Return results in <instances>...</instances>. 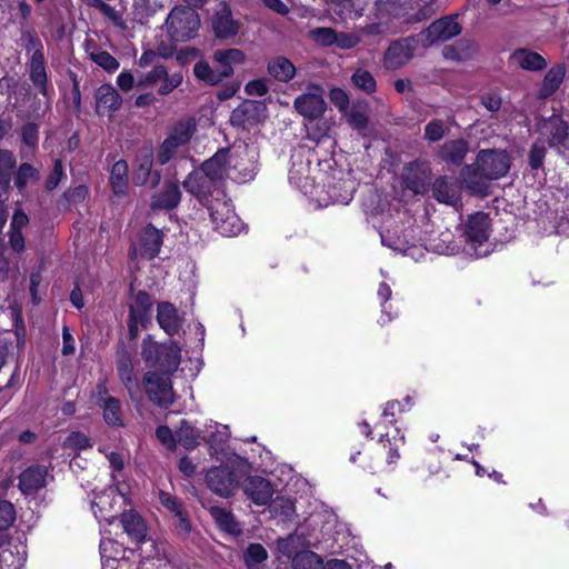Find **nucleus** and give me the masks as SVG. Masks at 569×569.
I'll use <instances>...</instances> for the list:
<instances>
[{
	"label": "nucleus",
	"instance_id": "f257e3e1",
	"mask_svg": "<svg viewBox=\"0 0 569 569\" xmlns=\"http://www.w3.org/2000/svg\"><path fill=\"white\" fill-rule=\"evenodd\" d=\"M510 163V157L506 151L480 150L475 163L462 168L461 178L468 189L480 192L483 187L482 180H497L506 176Z\"/></svg>",
	"mask_w": 569,
	"mask_h": 569
},
{
	"label": "nucleus",
	"instance_id": "f03ea898",
	"mask_svg": "<svg viewBox=\"0 0 569 569\" xmlns=\"http://www.w3.org/2000/svg\"><path fill=\"white\" fill-rule=\"evenodd\" d=\"M216 69L204 60H199L193 67L194 77L209 86H217L233 74V66L242 64L244 53L236 48L217 50L212 56Z\"/></svg>",
	"mask_w": 569,
	"mask_h": 569
},
{
	"label": "nucleus",
	"instance_id": "7ed1b4c3",
	"mask_svg": "<svg viewBox=\"0 0 569 569\" xmlns=\"http://www.w3.org/2000/svg\"><path fill=\"white\" fill-rule=\"evenodd\" d=\"M178 6H174L166 18L164 24L157 36V52L146 50L138 60L140 68L154 67L160 58L172 57L178 48Z\"/></svg>",
	"mask_w": 569,
	"mask_h": 569
},
{
	"label": "nucleus",
	"instance_id": "20e7f679",
	"mask_svg": "<svg viewBox=\"0 0 569 569\" xmlns=\"http://www.w3.org/2000/svg\"><path fill=\"white\" fill-rule=\"evenodd\" d=\"M211 222L216 231L224 237H233L240 233L243 224L233 210L231 200L221 194L213 197L207 204Z\"/></svg>",
	"mask_w": 569,
	"mask_h": 569
},
{
	"label": "nucleus",
	"instance_id": "39448f33",
	"mask_svg": "<svg viewBox=\"0 0 569 569\" xmlns=\"http://www.w3.org/2000/svg\"><path fill=\"white\" fill-rule=\"evenodd\" d=\"M188 329L189 332L184 331V342L190 346L191 356L182 360V356L180 355V365L183 363V366L180 367V371L186 379H193L198 376L202 366L201 351L204 341V327L199 322H194L193 325H189Z\"/></svg>",
	"mask_w": 569,
	"mask_h": 569
},
{
	"label": "nucleus",
	"instance_id": "423d86ee",
	"mask_svg": "<svg viewBox=\"0 0 569 569\" xmlns=\"http://www.w3.org/2000/svg\"><path fill=\"white\" fill-rule=\"evenodd\" d=\"M141 356L147 366L170 370L173 368V360L177 358L178 351L174 342L158 343L152 340L151 336H148L142 341Z\"/></svg>",
	"mask_w": 569,
	"mask_h": 569
},
{
	"label": "nucleus",
	"instance_id": "0eeeda50",
	"mask_svg": "<svg viewBox=\"0 0 569 569\" xmlns=\"http://www.w3.org/2000/svg\"><path fill=\"white\" fill-rule=\"evenodd\" d=\"M146 393L154 405L167 408L174 399L173 387L164 373L147 372L143 378Z\"/></svg>",
	"mask_w": 569,
	"mask_h": 569
},
{
	"label": "nucleus",
	"instance_id": "6e6552de",
	"mask_svg": "<svg viewBox=\"0 0 569 569\" xmlns=\"http://www.w3.org/2000/svg\"><path fill=\"white\" fill-rule=\"evenodd\" d=\"M266 106L259 101L246 100L239 104L230 116V123L233 127L250 130L266 118Z\"/></svg>",
	"mask_w": 569,
	"mask_h": 569
},
{
	"label": "nucleus",
	"instance_id": "1a4fd4ad",
	"mask_svg": "<svg viewBox=\"0 0 569 569\" xmlns=\"http://www.w3.org/2000/svg\"><path fill=\"white\" fill-rule=\"evenodd\" d=\"M206 482L211 491L220 497L228 498L238 489L240 478L227 467H212L206 475Z\"/></svg>",
	"mask_w": 569,
	"mask_h": 569
},
{
	"label": "nucleus",
	"instance_id": "9d476101",
	"mask_svg": "<svg viewBox=\"0 0 569 569\" xmlns=\"http://www.w3.org/2000/svg\"><path fill=\"white\" fill-rule=\"evenodd\" d=\"M403 186L416 194H423L429 190L431 168L425 161H412L405 166L402 172Z\"/></svg>",
	"mask_w": 569,
	"mask_h": 569
},
{
	"label": "nucleus",
	"instance_id": "9b49d317",
	"mask_svg": "<svg viewBox=\"0 0 569 569\" xmlns=\"http://www.w3.org/2000/svg\"><path fill=\"white\" fill-rule=\"evenodd\" d=\"M293 107L305 118H320L327 107L323 99V89L317 84L310 86L307 92L295 99Z\"/></svg>",
	"mask_w": 569,
	"mask_h": 569
},
{
	"label": "nucleus",
	"instance_id": "f8f14e48",
	"mask_svg": "<svg viewBox=\"0 0 569 569\" xmlns=\"http://www.w3.org/2000/svg\"><path fill=\"white\" fill-rule=\"evenodd\" d=\"M211 28L217 39L227 40L238 34L240 22L232 16L230 6L219 2L211 17Z\"/></svg>",
	"mask_w": 569,
	"mask_h": 569
},
{
	"label": "nucleus",
	"instance_id": "ddd939ff",
	"mask_svg": "<svg viewBox=\"0 0 569 569\" xmlns=\"http://www.w3.org/2000/svg\"><path fill=\"white\" fill-rule=\"evenodd\" d=\"M461 32V26L455 17L448 16L433 21L420 33L425 46H431L439 41H447Z\"/></svg>",
	"mask_w": 569,
	"mask_h": 569
},
{
	"label": "nucleus",
	"instance_id": "4468645a",
	"mask_svg": "<svg viewBox=\"0 0 569 569\" xmlns=\"http://www.w3.org/2000/svg\"><path fill=\"white\" fill-rule=\"evenodd\" d=\"M183 187L200 201L206 199L209 194L212 196L216 193L214 197L223 194V191L220 190L219 186L214 183L212 178H210L202 168L190 173L184 179Z\"/></svg>",
	"mask_w": 569,
	"mask_h": 569
},
{
	"label": "nucleus",
	"instance_id": "2eb2a0df",
	"mask_svg": "<svg viewBox=\"0 0 569 569\" xmlns=\"http://www.w3.org/2000/svg\"><path fill=\"white\" fill-rule=\"evenodd\" d=\"M412 10V0H377L373 8V18L392 22L398 20L405 23L408 11Z\"/></svg>",
	"mask_w": 569,
	"mask_h": 569
},
{
	"label": "nucleus",
	"instance_id": "dca6fc26",
	"mask_svg": "<svg viewBox=\"0 0 569 569\" xmlns=\"http://www.w3.org/2000/svg\"><path fill=\"white\" fill-rule=\"evenodd\" d=\"M415 40L405 38L392 42L383 58V64L389 70H397L405 66L413 57Z\"/></svg>",
	"mask_w": 569,
	"mask_h": 569
},
{
	"label": "nucleus",
	"instance_id": "f3484780",
	"mask_svg": "<svg viewBox=\"0 0 569 569\" xmlns=\"http://www.w3.org/2000/svg\"><path fill=\"white\" fill-rule=\"evenodd\" d=\"M214 428L216 430L209 436L207 440L209 455L220 462H228L230 461L231 457L240 459V457L229 450V427L227 425H216Z\"/></svg>",
	"mask_w": 569,
	"mask_h": 569
},
{
	"label": "nucleus",
	"instance_id": "a211bd4d",
	"mask_svg": "<svg viewBox=\"0 0 569 569\" xmlns=\"http://www.w3.org/2000/svg\"><path fill=\"white\" fill-rule=\"evenodd\" d=\"M127 552L133 553L132 550L124 549L116 540L102 538L100 541L102 569H122L127 565Z\"/></svg>",
	"mask_w": 569,
	"mask_h": 569
},
{
	"label": "nucleus",
	"instance_id": "6ab92c4d",
	"mask_svg": "<svg viewBox=\"0 0 569 569\" xmlns=\"http://www.w3.org/2000/svg\"><path fill=\"white\" fill-rule=\"evenodd\" d=\"M161 244L162 234L152 224H148L141 231L139 246L132 247V258L153 259L159 253Z\"/></svg>",
	"mask_w": 569,
	"mask_h": 569
},
{
	"label": "nucleus",
	"instance_id": "aec40b11",
	"mask_svg": "<svg viewBox=\"0 0 569 569\" xmlns=\"http://www.w3.org/2000/svg\"><path fill=\"white\" fill-rule=\"evenodd\" d=\"M188 8L180 9V40L193 38L200 28V17L197 9L201 8L207 0H183Z\"/></svg>",
	"mask_w": 569,
	"mask_h": 569
},
{
	"label": "nucleus",
	"instance_id": "412c9836",
	"mask_svg": "<svg viewBox=\"0 0 569 569\" xmlns=\"http://www.w3.org/2000/svg\"><path fill=\"white\" fill-rule=\"evenodd\" d=\"M151 306V297L146 291H139L134 295L129 313V329L131 332L137 330L139 325L144 326L148 322Z\"/></svg>",
	"mask_w": 569,
	"mask_h": 569
},
{
	"label": "nucleus",
	"instance_id": "4be33fe9",
	"mask_svg": "<svg viewBox=\"0 0 569 569\" xmlns=\"http://www.w3.org/2000/svg\"><path fill=\"white\" fill-rule=\"evenodd\" d=\"M469 149V141L463 138L447 140L440 146L438 157L446 163L459 167L463 163Z\"/></svg>",
	"mask_w": 569,
	"mask_h": 569
},
{
	"label": "nucleus",
	"instance_id": "5701e85b",
	"mask_svg": "<svg viewBox=\"0 0 569 569\" xmlns=\"http://www.w3.org/2000/svg\"><path fill=\"white\" fill-rule=\"evenodd\" d=\"M509 63L526 71L538 72L547 68V60L538 52L527 48L516 49L509 57Z\"/></svg>",
	"mask_w": 569,
	"mask_h": 569
},
{
	"label": "nucleus",
	"instance_id": "b1692460",
	"mask_svg": "<svg viewBox=\"0 0 569 569\" xmlns=\"http://www.w3.org/2000/svg\"><path fill=\"white\" fill-rule=\"evenodd\" d=\"M96 111L98 114H111L112 112L120 109L122 104V98L118 93L117 89L109 83L101 84L96 90Z\"/></svg>",
	"mask_w": 569,
	"mask_h": 569
},
{
	"label": "nucleus",
	"instance_id": "393cba45",
	"mask_svg": "<svg viewBox=\"0 0 569 569\" xmlns=\"http://www.w3.org/2000/svg\"><path fill=\"white\" fill-rule=\"evenodd\" d=\"M489 216L477 212L470 216L465 224L467 242L482 244L489 238Z\"/></svg>",
	"mask_w": 569,
	"mask_h": 569
},
{
	"label": "nucleus",
	"instance_id": "a878e982",
	"mask_svg": "<svg viewBox=\"0 0 569 569\" xmlns=\"http://www.w3.org/2000/svg\"><path fill=\"white\" fill-rule=\"evenodd\" d=\"M246 496L256 505L264 506L272 498L273 489L271 483L262 477H249L244 482Z\"/></svg>",
	"mask_w": 569,
	"mask_h": 569
},
{
	"label": "nucleus",
	"instance_id": "bb28decb",
	"mask_svg": "<svg viewBox=\"0 0 569 569\" xmlns=\"http://www.w3.org/2000/svg\"><path fill=\"white\" fill-rule=\"evenodd\" d=\"M48 470L43 466H32L19 477V488L26 493H34L47 485Z\"/></svg>",
	"mask_w": 569,
	"mask_h": 569
},
{
	"label": "nucleus",
	"instance_id": "cd10ccee",
	"mask_svg": "<svg viewBox=\"0 0 569 569\" xmlns=\"http://www.w3.org/2000/svg\"><path fill=\"white\" fill-rule=\"evenodd\" d=\"M30 80L42 96H48V77L42 50H37L31 56Z\"/></svg>",
	"mask_w": 569,
	"mask_h": 569
},
{
	"label": "nucleus",
	"instance_id": "c85d7f7f",
	"mask_svg": "<svg viewBox=\"0 0 569 569\" xmlns=\"http://www.w3.org/2000/svg\"><path fill=\"white\" fill-rule=\"evenodd\" d=\"M117 497L116 490L113 488H109L102 495L98 496L92 502L93 513L100 522L106 521L111 525L114 521L116 513L111 510L113 509V502Z\"/></svg>",
	"mask_w": 569,
	"mask_h": 569
},
{
	"label": "nucleus",
	"instance_id": "c756f323",
	"mask_svg": "<svg viewBox=\"0 0 569 569\" xmlns=\"http://www.w3.org/2000/svg\"><path fill=\"white\" fill-rule=\"evenodd\" d=\"M229 167V152L228 150H220L214 153L210 159L204 161L201 168L206 173L212 178L218 186L220 181L227 176Z\"/></svg>",
	"mask_w": 569,
	"mask_h": 569
},
{
	"label": "nucleus",
	"instance_id": "7c9ffc66",
	"mask_svg": "<svg viewBox=\"0 0 569 569\" xmlns=\"http://www.w3.org/2000/svg\"><path fill=\"white\" fill-rule=\"evenodd\" d=\"M432 194L439 202L456 204L458 201V189L456 182L449 177H439L432 183Z\"/></svg>",
	"mask_w": 569,
	"mask_h": 569
},
{
	"label": "nucleus",
	"instance_id": "2f4dec72",
	"mask_svg": "<svg viewBox=\"0 0 569 569\" xmlns=\"http://www.w3.org/2000/svg\"><path fill=\"white\" fill-rule=\"evenodd\" d=\"M109 184L116 197L121 198L127 194L129 188L127 161L119 160L113 163L110 170Z\"/></svg>",
	"mask_w": 569,
	"mask_h": 569
},
{
	"label": "nucleus",
	"instance_id": "473e14b6",
	"mask_svg": "<svg viewBox=\"0 0 569 569\" xmlns=\"http://www.w3.org/2000/svg\"><path fill=\"white\" fill-rule=\"evenodd\" d=\"M566 76V67L562 63L552 66L542 80L539 89V98H548L552 96L563 82Z\"/></svg>",
	"mask_w": 569,
	"mask_h": 569
},
{
	"label": "nucleus",
	"instance_id": "72a5a7b5",
	"mask_svg": "<svg viewBox=\"0 0 569 569\" xmlns=\"http://www.w3.org/2000/svg\"><path fill=\"white\" fill-rule=\"evenodd\" d=\"M123 531L136 542L143 541L146 537V525L142 518L136 512H123L120 518Z\"/></svg>",
	"mask_w": 569,
	"mask_h": 569
},
{
	"label": "nucleus",
	"instance_id": "f704fd0d",
	"mask_svg": "<svg viewBox=\"0 0 569 569\" xmlns=\"http://www.w3.org/2000/svg\"><path fill=\"white\" fill-rule=\"evenodd\" d=\"M268 73L277 81L288 82L296 74L295 64L284 57H274L268 62Z\"/></svg>",
	"mask_w": 569,
	"mask_h": 569
},
{
	"label": "nucleus",
	"instance_id": "c9c22d12",
	"mask_svg": "<svg viewBox=\"0 0 569 569\" xmlns=\"http://www.w3.org/2000/svg\"><path fill=\"white\" fill-rule=\"evenodd\" d=\"M157 320L159 326L169 335L178 333V313L172 303L161 302L158 305Z\"/></svg>",
	"mask_w": 569,
	"mask_h": 569
},
{
	"label": "nucleus",
	"instance_id": "e433bc0d",
	"mask_svg": "<svg viewBox=\"0 0 569 569\" xmlns=\"http://www.w3.org/2000/svg\"><path fill=\"white\" fill-rule=\"evenodd\" d=\"M163 10V4L156 0H133L132 17L133 20L140 24L149 22L158 11Z\"/></svg>",
	"mask_w": 569,
	"mask_h": 569
},
{
	"label": "nucleus",
	"instance_id": "4c0bfd02",
	"mask_svg": "<svg viewBox=\"0 0 569 569\" xmlns=\"http://www.w3.org/2000/svg\"><path fill=\"white\" fill-rule=\"evenodd\" d=\"M117 370L131 399H136V397L140 393V387L133 373V366L131 360L129 358L120 359L117 365Z\"/></svg>",
	"mask_w": 569,
	"mask_h": 569
},
{
	"label": "nucleus",
	"instance_id": "58836bf2",
	"mask_svg": "<svg viewBox=\"0 0 569 569\" xmlns=\"http://www.w3.org/2000/svg\"><path fill=\"white\" fill-rule=\"evenodd\" d=\"M210 513L221 530L231 535L241 533L242 529L231 511L221 507H212Z\"/></svg>",
	"mask_w": 569,
	"mask_h": 569
},
{
	"label": "nucleus",
	"instance_id": "ea45409f",
	"mask_svg": "<svg viewBox=\"0 0 569 569\" xmlns=\"http://www.w3.org/2000/svg\"><path fill=\"white\" fill-rule=\"evenodd\" d=\"M178 203V184L176 182H169L167 189L154 196L152 200L153 209H171Z\"/></svg>",
	"mask_w": 569,
	"mask_h": 569
},
{
	"label": "nucleus",
	"instance_id": "a19ab883",
	"mask_svg": "<svg viewBox=\"0 0 569 569\" xmlns=\"http://www.w3.org/2000/svg\"><path fill=\"white\" fill-rule=\"evenodd\" d=\"M16 163V157L11 151L0 150V191L7 190Z\"/></svg>",
	"mask_w": 569,
	"mask_h": 569
},
{
	"label": "nucleus",
	"instance_id": "79ce46f5",
	"mask_svg": "<svg viewBox=\"0 0 569 569\" xmlns=\"http://www.w3.org/2000/svg\"><path fill=\"white\" fill-rule=\"evenodd\" d=\"M293 569H323L322 559L313 551L298 552L292 559Z\"/></svg>",
	"mask_w": 569,
	"mask_h": 569
},
{
	"label": "nucleus",
	"instance_id": "37998d69",
	"mask_svg": "<svg viewBox=\"0 0 569 569\" xmlns=\"http://www.w3.org/2000/svg\"><path fill=\"white\" fill-rule=\"evenodd\" d=\"M40 179V172L30 163H22L18 168L14 178V184L19 191H23L29 183H34Z\"/></svg>",
	"mask_w": 569,
	"mask_h": 569
},
{
	"label": "nucleus",
	"instance_id": "c03bdc74",
	"mask_svg": "<svg viewBox=\"0 0 569 569\" xmlns=\"http://www.w3.org/2000/svg\"><path fill=\"white\" fill-rule=\"evenodd\" d=\"M103 418L108 425L122 426V415L120 401L114 397H108L103 403Z\"/></svg>",
	"mask_w": 569,
	"mask_h": 569
},
{
	"label": "nucleus",
	"instance_id": "a18cd8bd",
	"mask_svg": "<svg viewBox=\"0 0 569 569\" xmlns=\"http://www.w3.org/2000/svg\"><path fill=\"white\" fill-rule=\"evenodd\" d=\"M24 561V552H20L19 550L14 552L11 547L1 548L0 565L2 569H21Z\"/></svg>",
	"mask_w": 569,
	"mask_h": 569
},
{
	"label": "nucleus",
	"instance_id": "49530a36",
	"mask_svg": "<svg viewBox=\"0 0 569 569\" xmlns=\"http://www.w3.org/2000/svg\"><path fill=\"white\" fill-rule=\"evenodd\" d=\"M201 439V433L199 430L194 429L191 425H189L186 420H180V445L183 446L187 450L194 449L199 446Z\"/></svg>",
	"mask_w": 569,
	"mask_h": 569
},
{
	"label": "nucleus",
	"instance_id": "de8ad7c7",
	"mask_svg": "<svg viewBox=\"0 0 569 569\" xmlns=\"http://www.w3.org/2000/svg\"><path fill=\"white\" fill-rule=\"evenodd\" d=\"M89 57L96 64L109 73L119 69V61L107 51L94 49L89 52Z\"/></svg>",
	"mask_w": 569,
	"mask_h": 569
},
{
	"label": "nucleus",
	"instance_id": "09e8293b",
	"mask_svg": "<svg viewBox=\"0 0 569 569\" xmlns=\"http://www.w3.org/2000/svg\"><path fill=\"white\" fill-rule=\"evenodd\" d=\"M268 552L260 543H250L244 552V562L248 569H258V565L263 562Z\"/></svg>",
	"mask_w": 569,
	"mask_h": 569
},
{
	"label": "nucleus",
	"instance_id": "8fccbe9b",
	"mask_svg": "<svg viewBox=\"0 0 569 569\" xmlns=\"http://www.w3.org/2000/svg\"><path fill=\"white\" fill-rule=\"evenodd\" d=\"M351 81L355 84V87L365 91L366 93H372L376 91V79L369 71L365 69L356 70L351 77Z\"/></svg>",
	"mask_w": 569,
	"mask_h": 569
},
{
	"label": "nucleus",
	"instance_id": "3c124183",
	"mask_svg": "<svg viewBox=\"0 0 569 569\" xmlns=\"http://www.w3.org/2000/svg\"><path fill=\"white\" fill-rule=\"evenodd\" d=\"M448 132L449 128L446 126L443 120L433 119L430 122H428L425 127V139L428 140L429 142H438Z\"/></svg>",
	"mask_w": 569,
	"mask_h": 569
},
{
	"label": "nucleus",
	"instance_id": "603ef678",
	"mask_svg": "<svg viewBox=\"0 0 569 569\" xmlns=\"http://www.w3.org/2000/svg\"><path fill=\"white\" fill-rule=\"evenodd\" d=\"M178 152V136L174 133L170 134L159 148L158 162L166 164L169 162Z\"/></svg>",
	"mask_w": 569,
	"mask_h": 569
},
{
	"label": "nucleus",
	"instance_id": "864d4df0",
	"mask_svg": "<svg viewBox=\"0 0 569 569\" xmlns=\"http://www.w3.org/2000/svg\"><path fill=\"white\" fill-rule=\"evenodd\" d=\"M310 37L322 47H331L337 41V31L329 27H319L310 31Z\"/></svg>",
	"mask_w": 569,
	"mask_h": 569
},
{
	"label": "nucleus",
	"instance_id": "5fc2aeb1",
	"mask_svg": "<svg viewBox=\"0 0 569 569\" xmlns=\"http://www.w3.org/2000/svg\"><path fill=\"white\" fill-rule=\"evenodd\" d=\"M167 76L168 71L166 67L162 64H156L151 71L138 78L137 87H151L157 82H160L162 79L167 78Z\"/></svg>",
	"mask_w": 569,
	"mask_h": 569
},
{
	"label": "nucleus",
	"instance_id": "6e6d98bb",
	"mask_svg": "<svg viewBox=\"0 0 569 569\" xmlns=\"http://www.w3.org/2000/svg\"><path fill=\"white\" fill-rule=\"evenodd\" d=\"M152 168V154L147 151L146 154L140 160V164L134 172L133 181L138 186L146 184L151 176Z\"/></svg>",
	"mask_w": 569,
	"mask_h": 569
},
{
	"label": "nucleus",
	"instance_id": "4d7b16f0",
	"mask_svg": "<svg viewBox=\"0 0 569 569\" xmlns=\"http://www.w3.org/2000/svg\"><path fill=\"white\" fill-rule=\"evenodd\" d=\"M568 138V127L560 120L550 122L549 144L551 147L563 146Z\"/></svg>",
	"mask_w": 569,
	"mask_h": 569
},
{
	"label": "nucleus",
	"instance_id": "13d9d810",
	"mask_svg": "<svg viewBox=\"0 0 569 569\" xmlns=\"http://www.w3.org/2000/svg\"><path fill=\"white\" fill-rule=\"evenodd\" d=\"M97 9L104 14L112 23L121 30H127V23L120 11L103 2L102 0H96Z\"/></svg>",
	"mask_w": 569,
	"mask_h": 569
},
{
	"label": "nucleus",
	"instance_id": "bf43d9fd",
	"mask_svg": "<svg viewBox=\"0 0 569 569\" xmlns=\"http://www.w3.org/2000/svg\"><path fill=\"white\" fill-rule=\"evenodd\" d=\"M547 149L543 142H535L529 151L528 162L532 170H538L543 167V159L546 157Z\"/></svg>",
	"mask_w": 569,
	"mask_h": 569
},
{
	"label": "nucleus",
	"instance_id": "052dcab7",
	"mask_svg": "<svg viewBox=\"0 0 569 569\" xmlns=\"http://www.w3.org/2000/svg\"><path fill=\"white\" fill-rule=\"evenodd\" d=\"M20 31H21V37H20L19 43L21 47H23L27 51H31V50L33 52L37 50L43 51L42 43L34 31L23 28V27L20 29Z\"/></svg>",
	"mask_w": 569,
	"mask_h": 569
},
{
	"label": "nucleus",
	"instance_id": "680f3d73",
	"mask_svg": "<svg viewBox=\"0 0 569 569\" xmlns=\"http://www.w3.org/2000/svg\"><path fill=\"white\" fill-rule=\"evenodd\" d=\"M21 385V379L18 368L11 373L9 381L4 387L0 388V402L7 403L11 399L13 391L17 390Z\"/></svg>",
	"mask_w": 569,
	"mask_h": 569
},
{
	"label": "nucleus",
	"instance_id": "e2e57ef3",
	"mask_svg": "<svg viewBox=\"0 0 569 569\" xmlns=\"http://www.w3.org/2000/svg\"><path fill=\"white\" fill-rule=\"evenodd\" d=\"M391 289L386 282H381L378 289V297L382 300L381 317L379 322L383 326L392 320L391 312L388 310L386 303L391 297Z\"/></svg>",
	"mask_w": 569,
	"mask_h": 569
},
{
	"label": "nucleus",
	"instance_id": "0e129e2a",
	"mask_svg": "<svg viewBox=\"0 0 569 569\" xmlns=\"http://www.w3.org/2000/svg\"><path fill=\"white\" fill-rule=\"evenodd\" d=\"M361 42V34L357 31L346 33V32H337V41L335 43L336 47L342 50L353 49Z\"/></svg>",
	"mask_w": 569,
	"mask_h": 569
},
{
	"label": "nucleus",
	"instance_id": "69168bd1",
	"mask_svg": "<svg viewBox=\"0 0 569 569\" xmlns=\"http://www.w3.org/2000/svg\"><path fill=\"white\" fill-rule=\"evenodd\" d=\"M436 13L435 2H429L423 4L418 11L415 13H410L408 11L406 16L405 23H417L425 20H428Z\"/></svg>",
	"mask_w": 569,
	"mask_h": 569
},
{
	"label": "nucleus",
	"instance_id": "338daca9",
	"mask_svg": "<svg viewBox=\"0 0 569 569\" xmlns=\"http://www.w3.org/2000/svg\"><path fill=\"white\" fill-rule=\"evenodd\" d=\"M16 519V510L11 502L0 501V531L8 529Z\"/></svg>",
	"mask_w": 569,
	"mask_h": 569
},
{
	"label": "nucleus",
	"instance_id": "774afa93",
	"mask_svg": "<svg viewBox=\"0 0 569 569\" xmlns=\"http://www.w3.org/2000/svg\"><path fill=\"white\" fill-rule=\"evenodd\" d=\"M381 242L383 246L393 249L395 251H399L402 253H407L408 250L413 249V246H409L408 240L405 238H393L389 232L387 234H381Z\"/></svg>",
	"mask_w": 569,
	"mask_h": 569
}]
</instances>
